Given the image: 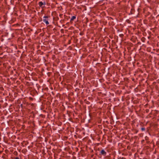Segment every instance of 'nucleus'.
<instances>
[{
    "label": "nucleus",
    "mask_w": 159,
    "mask_h": 159,
    "mask_svg": "<svg viewBox=\"0 0 159 159\" xmlns=\"http://www.w3.org/2000/svg\"><path fill=\"white\" fill-rule=\"evenodd\" d=\"M89 116L90 118L91 117V115L90 113L89 114Z\"/></svg>",
    "instance_id": "nucleus-8"
},
{
    "label": "nucleus",
    "mask_w": 159,
    "mask_h": 159,
    "mask_svg": "<svg viewBox=\"0 0 159 159\" xmlns=\"http://www.w3.org/2000/svg\"><path fill=\"white\" fill-rule=\"evenodd\" d=\"M148 111H149V110H146V111L147 112H148Z\"/></svg>",
    "instance_id": "nucleus-10"
},
{
    "label": "nucleus",
    "mask_w": 159,
    "mask_h": 159,
    "mask_svg": "<svg viewBox=\"0 0 159 159\" xmlns=\"http://www.w3.org/2000/svg\"><path fill=\"white\" fill-rule=\"evenodd\" d=\"M141 129L143 131H144L145 130V128H144L142 127L141 128Z\"/></svg>",
    "instance_id": "nucleus-5"
},
{
    "label": "nucleus",
    "mask_w": 159,
    "mask_h": 159,
    "mask_svg": "<svg viewBox=\"0 0 159 159\" xmlns=\"http://www.w3.org/2000/svg\"><path fill=\"white\" fill-rule=\"evenodd\" d=\"M3 89V88H2V89L1 88V89Z\"/></svg>",
    "instance_id": "nucleus-14"
},
{
    "label": "nucleus",
    "mask_w": 159,
    "mask_h": 159,
    "mask_svg": "<svg viewBox=\"0 0 159 159\" xmlns=\"http://www.w3.org/2000/svg\"><path fill=\"white\" fill-rule=\"evenodd\" d=\"M3 89V88H2V89L1 88V89Z\"/></svg>",
    "instance_id": "nucleus-13"
},
{
    "label": "nucleus",
    "mask_w": 159,
    "mask_h": 159,
    "mask_svg": "<svg viewBox=\"0 0 159 159\" xmlns=\"http://www.w3.org/2000/svg\"><path fill=\"white\" fill-rule=\"evenodd\" d=\"M131 10H132V9H131ZM131 14H133V13H132V11H131Z\"/></svg>",
    "instance_id": "nucleus-11"
},
{
    "label": "nucleus",
    "mask_w": 159,
    "mask_h": 159,
    "mask_svg": "<svg viewBox=\"0 0 159 159\" xmlns=\"http://www.w3.org/2000/svg\"><path fill=\"white\" fill-rule=\"evenodd\" d=\"M22 106H23V105H22V104H21V105H20V106H21V107H22Z\"/></svg>",
    "instance_id": "nucleus-12"
},
{
    "label": "nucleus",
    "mask_w": 159,
    "mask_h": 159,
    "mask_svg": "<svg viewBox=\"0 0 159 159\" xmlns=\"http://www.w3.org/2000/svg\"><path fill=\"white\" fill-rule=\"evenodd\" d=\"M3 89V88H2V89L1 88V89Z\"/></svg>",
    "instance_id": "nucleus-15"
},
{
    "label": "nucleus",
    "mask_w": 159,
    "mask_h": 159,
    "mask_svg": "<svg viewBox=\"0 0 159 159\" xmlns=\"http://www.w3.org/2000/svg\"><path fill=\"white\" fill-rule=\"evenodd\" d=\"M122 159H123V158H122Z\"/></svg>",
    "instance_id": "nucleus-16"
},
{
    "label": "nucleus",
    "mask_w": 159,
    "mask_h": 159,
    "mask_svg": "<svg viewBox=\"0 0 159 159\" xmlns=\"http://www.w3.org/2000/svg\"><path fill=\"white\" fill-rule=\"evenodd\" d=\"M43 21L45 22L47 25H48L49 24V23L48 21V20L46 19H44L43 20Z\"/></svg>",
    "instance_id": "nucleus-2"
},
{
    "label": "nucleus",
    "mask_w": 159,
    "mask_h": 159,
    "mask_svg": "<svg viewBox=\"0 0 159 159\" xmlns=\"http://www.w3.org/2000/svg\"><path fill=\"white\" fill-rule=\"evenodd\" d=\"M76 18V16H73L71 18L70 20V22H71L72 21L75 19Z\"/></svg>",
    "instance_id": "nucleus-4"
},
{
    "label": "nucleus",
    "mask_w": 159,
    "mask_h": 159,
    "mask_svg": "<svg viewBox=\"0 0 159 159\" xmlns=\"http://www.w3.org/2000/svg\"><path fill=\"white\" fill-rule=\"evenodd\" d=\"M38 4L39 7H42V6L43 5V3L42 2H39Z\"/></svg>",
    "instance_id": "nucleus-3"
},
{
    "label": "nucleus",
    "mask_w": 159,
    "mask_h": 159,
    "mask_svg": "<svg viewBox=\"0 0 159 159\" xmlns=\"http://www.w3.org/2000/svg\"><path fill=\"white\" fill-rule=\"evenodd\" d=\"M43 3V5H45L46 3L45 2H44Z\"/></svg>",
    "instance_id": "nucleus-9"
},
{
    "label": "nucleus",
    "mask_w": 159,
    "mask_h": 159,
    "mask_svg": "<svg viewBox=\"0 0 159 159\" xmlns=\"http://www.w3.org/2000/svg\"><path fill=\"white\" fill-rule=\"evenodd\" d=\"M123 36V34H121L120 35V37H122V36Z\"/></svg>",
    "instance_id": "nucleus-7"
},
{
    "label": "nucleus",
    "mask_w": 159,
    "mask_h": 159,
    "mask_svg": "<svg viewBox=\"0 0 159 159\" xmlns=\"http://www.w3.org/2000/svg\"><path fill=\"white\" fill-rule=\"evenodd\" d=\"M100 154L102 155L103 156H105L106 155L107 152L103 149H102L100 153Z\"/></svg>",
    "instance_id": "nucleus-1"
},
{
    "label": "nucleus",
    "mask_w": 159,
    "mask_h": 159,
    "mask_svg": "<svg viewBox=\"0 0 159 159\" xmlns=\"http://www.w3.org/2000/svg\"><path fill=\"white\" fill-rule=\"evenodd\" d=\"M50 16H43V18H48V17H49Z\"/></svg>",
    "instance_id": "nucleus-6"
}]
</instances>
